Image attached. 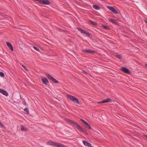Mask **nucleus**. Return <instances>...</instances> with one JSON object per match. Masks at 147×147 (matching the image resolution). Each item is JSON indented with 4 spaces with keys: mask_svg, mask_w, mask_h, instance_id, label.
Segmentation results:
<instances>
[{
    "mask_svg": "<svg viewBox=\"0 0 147 147\" xmlns=\"http://www.w3.org/2000/svg\"><path fill=\"white\" fill-rule=\"evenodd\" d=\"M80 120L82 121H83V119H80Z\"/></svg>",
    "mask_w": 147,
    "mask_h": 147,
    "instance_id": "obj_31",
    "label": "nucleus"
},
{
    "mask_svg": "<svg viewBox=\"0 0 147 147\" xmlns=\"http://www.w3.org/2000/svg\"><path fill=\"white\" fill-rule=\"evenodd\" d=\"M46 75L48 77L49 79L51 80L53 83L57 84L58 83V82L56 80L55 78L51 76L49 74L47 73L46 74Z\"/></svg>",
    "mask_w": 147,
    "mask_h": 147,
    "instance_id": "obj_4",
    "label": "nucleus"
},
{
    "mask_svg": "<svg viewBox=\"0 0 147 147\" xmlns=\"http://www.w3.org/2000/svg\"><path fill=\"white\" fill-rule=\"evenodd\" d=\"M48 145H50L53 146L58 147H66L64 145L61 144L56 143L53 141H50L47 142Z\"/></svg>",
    "mask_w": 147,
    "mask_h": 147,
    "instance_id": "obj_2",
    "label": "nucleus"
},
{
    "mask_svg": "<svg viewBox=\"0 0 147 147\" xmlns=\"http://www.w3.org/2000/svg\"><path fill=\"white\" fill-rule=\"evenodd\" d=\"M112 12L116 14H117L118 13V12L115 8H114V9L112 11Z\"/></svg>",
    "mask_w": 147,
    "mask_h": 147,
    "instance_id": "obj_23",
    "label": "nucleus"
},
{
    "mask_svg": "<svg viewBox=\"0 0 147 147\" xmlns=\"http://www.w3.org/2000/svg\"><path fill=\"white\" fill-rule=\"evenodd\" d=\"M24 110L25 112H26V113L27 114H28L29 113V111L28 110V108H25L24 109Z\"/></svg>",
    "mask_w": 147,
    "mask_h": 147,
    "instance_id": "obj_22",
    "label": "nucleus"
},
{
    "mask_svg": "<svg viewBox=\"0 0 147 147\" xmlns=\"http://www.w3.org/2000/svg\"><path fill=\"white\" fill-rule=\"evenodd\" d=\"M111 100V99L110 98H106L105 99L103 100L102 101H100L98 102V104L103 103L106 102H110Z\"/></svg>",
    "mask_w": 147,
    "mask_h": 147,
    "instance_id": "obj_6",
    "label": "nucleus"
},
{
    "mask_svg": "<svg viewBox=\"0 0 147 147\" xmlns=\"http://www.w3.org/2000/svg\"><path fill=\"white\" fill-rule=\"evenodd\" d=\"M93 7L94 9L96 10H99L100 9V7L96 5H93Z\"/></svg>",
    "mask_w": 147,
    "mask_h": 147,
    "instance_id": "obj_17",
    "label": "nucleus"
},
{
    "mask_svg": "<svg viewBox=\"0 0 147 147\" xmlns=\"http://www.w3.org/2000/svg\"><path fill=\"white\" fill-rule=\"evenodd\" d=\"M145 22L147 23V20H145Z\"/></svg>",
    "mask_w": 147,
    "mask_h": 147,
    "instance_id": "obj_33",
    "label": "nucleus"
},
{
    "mask_svg": "<svg viewBox=\"0 0 147 147\" xmlns=\"http://www.w3.org/2000/svg\"><path fill=\"white\" fill-rule=\"evenodd\" d=\"M121 70L124 73L128 74H130V72L129 70L125 67H122L121 68Z\"/></svg>",
    "mask_w": 147,
    "mask_h": 147,
    "instance_id": "obj_5",
    "label": "nucleus"
},
{
    "mask_svg": "<svg viewBox=\"0 0 147 147\" xmlns=\"http://www.w3.org/2000/svg\"><path fill=\"white\" fill-rule=\"evenodd\" d=\"M0 125L2 127H4V125L3 124L1 123V122L0 121Z\"/></svg>",
    "mask_w": 147,
    "mask_h": 147,
    "instance_id": "obj_30",
    "label": "nucleus"
},
{
    "mask_svg": "<svg viewBox=\"0 0 147 147\" xmlns=\"http://www.w3.org/2000/svg\"><path fill=\"white\" fill-rule=\"evenodd\" d=\"M79 31H80L81 33H83V29L81 28H76Z\"/></svg>",
    "mask_w": 147,
    "mask_h": 147,
    "instance_id": "obj_24",
    "label": "nucleus"
},
{
    "mask_svg": "<svg viewBox=\"0 0 147 147\" xmlns=\"http://www.w3.org/2000/svg\"><path fill=\"white\" fill-rule=\"evenodd\" d=\"M39 2L46 5H49L50 4V2L48 0H40V1Z\"/></svg>",
    "mask_w": 147,
    "mask_h": 147,
    "instance_id": "obj_11",
    "label": "nucleus"
},
{
    "mask_svg": "<svg viewBox=\"0 0 147 147\" xmlns=\"http://www.w3.org/2000/svg\"><path fill=\"white\" fill-rule=\"evenodd\" d=\"M83 123L85 124V127L86 128L88 129H91V126L89 124L84 120H83Z\"/></svg>",
    "mask_w": 147,
    "mask_h": 147,
    "instance_id": "obj_9",
    "label": "nucleus"
},
{
    "mask_svg": "<svg viewBox=\"0 0 147 147\" xmlns=\"http://www.w3.org/2000/svg\"><path fill=\"white\" fill-rule=\"evenodd\" d=\"M83 34H85L86 36L87 37H89L90 34V33L89 32H87L86 31L83 30Z\"/></svg>",
    "mask_w": 147,
    "mask_h": 147,
    "instance_id": "obj_16",
    "label": "nucleus"
},
{
    "mask_svg": "<svg viewBox=\"0 0 147 147\" xmlns=\"http://www.w3.org/2000/svg\"><path fill=\"white\" fill-rule=\"evenodd\" d=\"M33 47L34 49H35V50H36L37 51H40L39 49L38 48H37V47H36L33 46Z\"/></svg>",
    "mask_w": 147,
    "mask_h": 147,
    "instance_id": "obj_25",
    "label": "nucleus"
},
{
    "mask_svg": "<svg viewBox=\"0 0 147 147\" xmlns=\"http://www.w3.org/2000/svg\"><path fill=\"white\" fill-rule=\"evenodd\" d=\"M108 21L110 22L113 23V24L117 25L118 22L115 20H113L111 18L109 19L108 20Z\"/></svg>",
    "mask_w": 147,
    "mask_h": 147,
    "instance_id": "obj_14",
    "label": "nucleus"
},
{
    "mask_svg": "<svg viewBox=\"0 0 147 147\" xmlns=\"http://www.w3.org/2000/svg\"><path fill=\"white\" fill-rule=\"evenodd\" d=\"M102 27L103 28L107 30H109V29H110V28H109V27L108 26H105V25H102Z\"/></svg>",
    "mask_w": 147,
    "mask_h": 147,
    "instance_id": "obj_19",
    "label": "nucleus"
},
{
    "mask_svg": "<svg viewBox=\"0 0 147 147\" xmlns=\"http://www.w3.org/2000/svg\"><path fill=\"white\" fill-rule=\"evenodd\" d=\"M42 81L43 83L46 85L49 84V81L45 77H42Z\"/></svg>",
    "mask_w": 147,
    "mask_h": 147,
    "instance_id": "obj_7",
    "label": "nucleus"
},
{
    "mask_svg": "<svg viewBox=\"0 0 147 147\" xmlns=\"http://www.w3.org/2000/svg\"><path fill=\"white\" fill-rule=\"evenodd\" d=\"M83 52L84 53H89L93 54L95 53V51L91 50H87L86 49L83 50Z\"/></svg>",
    "mask_w": 147,
    "mask_h": 147,
    "instance_id": "obj_13",
    "label": "nucleus"
},
{
    "mask_svg": "<svg viewBox=\"0 0 147 147\" xmlns=\"http://www.w3.org/2000/svg\"><path fill=\"white\" fill-rule=\"evenodd\" d=\"M6 44H7V46L9 47V49L11 51H13V48L11 44V43L8 42H7Z\"/></svg>",
    "mask_w": 147,
    "mask_h": 147,
    "instance_id": "obj_12",
    "label": "nucleus"
},
{
    "mask_svg": "<svg viewBox=\"0 0 147 147\" xmlns=\"http://www.w3.org/2000/svg\"><path fill=\"white\" fill-rule=\"evenodd\" d=\"M88 22L89 23H90L91 24L94 26H96L98 24L97 23H96V22L91 20H89L88 21Z\"/></svg>",
    "mask_w": 147,
    "mask_h": 147,
    "instance_id": "obj_15",
    "label": "nucleus"
},
{
    "mask_svg": "<svg viewBox=\"0 0 147 147\" xmlns=\"http://www.w3.org/2000/svg\"><path fill=\"white\" fill-rule=\"evenodd\" d=\"M21 130L22 131H26L28 130V129L26 128L23 125L22 126Z\"/></svg>",
    "mask_w": 147,
    "mask_h": 147,
    "instance_id": "obj_18",
    "label": "nucleus"
},
{
    "mask_svg": "<svg viewBox=\"0 0 147 147\" xmlns=\"http://www.w3.org/2000/svg\"><path fill=\"white\" fill-rule=\"evenodd\" d=\"M0 76L2 77H4L5 76L4 74L2 72H0Z\"/></svg>",
    "mask_w": 147,
    "mask_h": 147,
    "instance_id": "obj_26",
    "label": "nucleus"
},
{
    "mask_svg": "<svg viewBox=\"0 0 147 147\" xmlns=\"http://www.w3.org/2000/svg\"><path fill=\"white\" fill-rule=\"evenodd\" d=\"M145 66L147 67V64H145Z\"/></svg>",
    "mask_w": 147,
    "mask_h": 147,
    "instance_id": "obj_32",
    "label": "nucleus"
},
{
    "mask_svg": "<svg viewBox=\"0 0 147 147\" xmlns=\"http://www.w3.org/2000/svg\"><path fill=\"white\" fill-rule=\"evenodd\" d=\"M0 92L6 96H7L8 95V93L4 90L0 89Z\"/></svg>",
    "mask_w": 147,
    "mask_h": 147,
    "instance_id": "obj_10",
    "label": "nucleus"
},
{
    "mask_svg": "<svg viewBox=\"0 0 147 147\" xmlns=\"http://www.w3.org/2000/svg\"><path fill=\"white\" fill-rule=\"evenodd\" d=\"M67 98L69 99L70 100L74 102L79 104H80L79 100L76 97L69 94H67Z\"/></svg>",
    "mask_w": 147,
    "mask_h": 147,
    "instance_id": "obj_3",
    "label": "nucleus"
},
{
    "mask_svg": "<svg viewBox=\"0 0 147 147\" xmlns=\"http://www.w3.org/2000/svg\"><path fill=\"white\" fill-rule=\"evenodd\" d=\"M83 134H85L87 135L88 134V133L85 131L83 129Z\"/></svg>",
    "mask_w": 147,
    "mask_h": 147,
    "instance_id": "obj_29",
    "label": "nucleus"
},
{
    "mask_svg": "<svg viewBox=\"0 0 147 147\" xmlns=\"http://www.w3.org/2000/svg\"><path fill=\"white\" fill-rule=\"evenodd\" d=\"M83 144L88 147H94L90 143L86 140H83Z\"/></svg>",
    "mask_w": 147,
    "mask_h": 147,
    "instance_id": "obj_8",
    "label": "nucleus"
},
{
    "mask_svg": "<svg viewBox=\"0 0 147 147\" xmlns=\"http://www.w3.org/2000/svg\"><path fill=\"white\" fill-rule=\"evenodd\" d=\"M107 7L109 9L112 11L114 8L113 7L110 6H107Z\"/></svg>",
    "mask_w": 147,
    "mask_h": 147,
    "instance_id": "obj_20",
    "label": "nucleus"
},
{
    "mask_svg": "<svg viewBox=\"0 0 147 147\" xmlns=\"http://www.w3.org/2000/svg\"><path fill=\"white\" fill-rule=\"evenodd\" d=\"M116 57L117 58L120 59H122V57L120 55H116Z\"/></svg>",
    "mask_w": 147,
    "mask_h": 147,
    "instance_id": "obj_21",
    "label": "nucleus"
},
{
    "mask_svg": "<svg viewBox=\"0 0 147 147\" xmlns=\"http://www.w3.org/2000/svg\"><path fill=\"white\" fill-rule=\"evenodd\" d=\"M83 74H84L86 75L88 74V73L86 71L83 70Z\"/></svg>",
    "mask_w": 147,
    "mask_h": 147,
    "instance_id": "obj_28",
    "label": "nucleus"
},
{
    "mask_svg": "<svg viewBox=\"0 0 147 147\" xmlns=\"http://www.w3.org/2000/svg\"><path fill=\"white\" fill-rule=\"evenodd\" d=\"M65 121L66 122L68 123L69 124H71L75 127L78 130L81 132H83V129L82 128L78 123L72 120L68 119H66Z\"/></svg>",
    "mask_w": 147,
    "mask_h": 147,
    "instance_id": "obj_1",
    "label": "nucleus"
},
{
    "mask_svg": "<svg viewBox=\"0 0 147 147\" xmlns=\"http://www.w3.org/2000/svg\"><path fill=\"white\" fill-rule=\"evenodd\" d=\"M22 67L25 69V70L26 71H28V69L27 68H26L24 65H22Z\"/></svg>",
    "mask_w": 147,
    "mask_h": 147,
    "instance_id": "obj_27",
    "label": "nucleus"
},
{
    "mask_svg": "<svg viewBox=\"0 0 147 147\" xmlns=\"http://www.w3.org/2000/svg\"><path fill=\"white\" fill-rule=\"evenodd\" d=\"M146 138H147V135H146Z\"/></svg>",
    "mask_w": 147,
    "mask_h": 147,
    "instance_id": "obj_34",
    "label": "nucleus"
}]
</instances>
